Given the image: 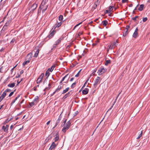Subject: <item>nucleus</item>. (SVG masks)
I'll return each mask as SVG.
<instances>
[{"instance_id":"f257e3e1","label":"nucleus","mask_w":150,"mask_h":150,"mask_svg":"<svg viewBox=\"0 0 150 150\" xmlns=\"http://www.w3.org/2000/svg\"><path fill=\"white\" fill-rule=\"evenodd\" d=\"M71 125V122L70 121H68L63 126L64 127L62 129V131L65 132L66 130H68L69 128Z\"/></svg>"},{"instance_id":"f03ea898","label":"nucleus","mask_w":150,"mask_h":150,"mask_svg":"<svg viewBox=\"0 0 150 150\" xmlns=\"http://www.w3.org/2000/svg\"><path fill=\"white\" fill-rule=\"evenodd\" d=\"M100 78L99 76H97L94 81L95 83L94 85L95 88H96L97 85L100 83Z\"/></svg>"},{"instance_id":"7ed1b4c3","label":"nucleus","mask_w":150,"mask_h":150,"mask_svg":"<svg viewBox=\"0 0 150 150\" xmlns=\"http://www.w3.org/2000/svg\"><path fill=\"white\" fill-rule=\"evenodd\" d=\"M107 69L103 67L100 68L99 69L98 71V73L99 75H101L106 72Z\"/></svg>"},{"instance_id":"20e7f679","label":"nucleus","mask_w":150,"mask_h":150,"mask_svg":"<svg viewBox=\"0 0 150 150\" xmlns=\"http://www.w3.org/2000/svg\"><path fill=\"white\" fill-rule=\"evenodd\" d=\"M63 39V38L61 37L57 40L55 42V43L53 45V48L55 47L56 46L58 45L61 42V41Z\"/></svg>"},{"instance_id":"39448f33","label":"nucleus","mask_w":150,"mask_h":150,"mask_svg":"<svg viewBox=\"0 0 150 150\" xmlns=\"http://www.w3.org/2000/svg\"><path fill=\"white\" fill-rule=\"evenodd\" d=\"M11 18H9L8 20L5 23V25L3 27L2 30L4 29V30H5L6 29L7 27L9 25L10 23H11Z\"/></svg>"},{"instance_id":"423d86ee","label":"nucleus","mask_w":150,"mask_h":150,"mask_svg":"<svg viewBox=\"0 0 150 150\" xmlns=\"http://www.w3.org/2000/svg\"><path fill=\"white\" fill-rule=\"evenodd\" d=\"M9 127V126L8 125H6L5 126L4 125L2 127L1 129L3 130L4 132L7 133Z\"/></svg>"},{"instance_id":"0eeeda50","label":"nucleus","mask_w":150,"mask_h":150,"mask_svg":"<svg viewBox=\"0 0 150 150\" xmlns=\"http://www.w3.org/2000/svg\"><path fill=\"white\" fill-rule=\"evenodd\" d=\"M55 30V29H53V28H52L51 31L50 32V34L48 36L49 39L51 38L54 36V32Z\"/></svg>"},{"instance_id":"6e6552de","label":"nucleus","mask_w":150,"mask_h":150,"mask_svg":"<svg viewBox=\"0 0 150 150\" xmlns=\"http://www.w3.org/2000/svg\"><path fill=\"white\" fill-rule=\"evenodd\" d=\"M62 24V21H60L59 22H58L57 21V23L55 24L53 26V29H56L57 28H59L61 25Z\"/></svg>"},{"instance_id":"1a4fd4ad","label":"nucleus","mask_w":150,"mask_h":150,"mask_svg":"<svg viewBox=\"0 0 150 150\" xmlns=\"http://www.w3.org/2000/svg\"><path fill=\"white\" fill-rule=\"evenodd\" d=\"M44 75V74L43 73H42L41 74L37 80V83H39L41 81Z\"/></svg>"},{"instance_id":"9d476101","label":"nucleus","mask_w":150,"mask_h":150,"mask_svg":"<svg viewBox=\"0 0 150 150\" xmlns=\"http://www.w3.org/2000/svg\"><path fill=\"white\" fill-rule=\"evenodd\" d=\"M57 144H55L54 143V142H52V144L49 149V150H52V149H54L55 147H56V146H57Z\"/></svg>"},{"instance_id":"9b49d317","label":"nucleus","mask_w":150,"mask_h":150,"mask_svg":"<svg viewBox=\"0 0 150 150\" xmlns=\"http://www.w3.org/2000/svg\"><path fill=\"white\" fill-rule=\"evenodd\" d=\"M72 94V92L71 91H69L68 93H67L65 94L64 96L62 98V99L63 100L65 99L67 97L71 95Z\"/></svg>"},{"instance_id":"f8f14e48","label":"nucleus","mask_w":150,"mask_h":150,"mask_svg":"<svg viewBox=\"0 0 150 150\" xmlns=\"http://www.w3.org/2000/svg\"><path fill=\"white\" fill-rule=\"evenodd\" d=\"M61 118H62V117L61 116H60L58 118V119L57 120V122H56V123L54 127H53V128H54L55 127H56L57 126V125L59 123L60 121V120H61Z\"/></svg>"},{"instance_id":"ddd939ff","label":"nucleus","mask_w":150,"mask_h":150,"mask_svg":"<svg viewBox=\"0 0 150 150\" xmlns=\"http://www.w3.org/2000/svg\"><path fill=\"white\" fill-rule=\"evenodd\" d=\"M89 89L88 88H85L82 91V93L84 95L87 94L88 92Z\"/></svg>"},{"instance_id":"4468645a","label":"nucleus","mask_w":150,"mask_h":150,"mask_svg":"<svg viewBox=\"0 0 150 150\" xmlns=\"http://www.w3.org/2000/svg\"><path fill=\"white\" fill-rule=\"evenodd\" d=\"M37 7V5L36 4H34L31 6L32 10L34 11Z\"/></svg>"},{"instance_id":"2eb2a0df","label":"nucleus","mask_w":150,"mask_h":150,"mask_svg":"<svg viewBox=\"0 0 150 150\" xmlns=\"http://www.w3.org/2000/svg\"><path fill=\"white\" fill-rule=\"evenodd\" d=\"M55 64H54L52 66L51 68L48 69V70L51 72H52L54 68L55 67Z\"/></svg>"},{"instance_id":"dca6fc26","label":"nucleus","mask_w":150,"mask_h":150,"mask_svg":"<svg viewBox=\"0 0 150 150\" xmlns=\"http://www.w3.org/2000/svg\"><path fill=\"white\" fill-rule=\"evenodd\" d=\"M15 85V83H9L8 85V87L10 88H13Z\"/></svg>"},{"instance_id":"f3484780","label":"nucleus","mask_w":150,"mask_h":150,"mask_svg":"<svg viewBox=\"0 0 150 150\" xmlns=\"http://www.w3.org/2000/svg\"><path fill=\"white\" fill-rule=\"evenodd\" d=\"M55 138L54 139V141L55 142H56L59 139V135L58 134V133L56 135H55Z\"/></svg>"},{"instance_id":"a211bd4d","label":"nucleus","mask_w":150,"mask_h":150,"mask_svg":"<svg viewBox=\"0 0 150 150\" xmlns=\"http://www.w3.org/2000/svg\"><path fill=\"white\" fill-rule=\"evenodd\" d=\"M47 0H43L40 6H43L47 3Z\"/></svg>"},{"instance_id":"6ab92c4d","label":"nucleus","mask_w":150,"mask_h":150,"mask_svg":"<svg viewBox=\"0 0 150 150\" xmlns=\"http://www.w3.org/2000/svg\"><path fill=\"white\" fill-rule=\"evenodd\" d=\"M20 96V95H18V96H17L15 99L11 103V105H13V104L16 102V101L17 100V99L19 98V97Z\"/></svg>"},{"instance_id":"aec40b11","label":"nucleus","mask_w":150,"mask_h":150,"mask_svg":"<svg viewBox=\"0 0 150 150\" xmlns=\"http://www.w3.org/2000/svg\"><path fill=\"white\" fill-rule=\"evenodd\" d=\"M62 86L61 85L58 86V88L55 90V92H58L62 88Z\"/></svg>"},{"instance_id":"412c9836","label":"nucleus","mask_w":150,"mask_h":150,"mask_svg":"<svg viewBox=\"0 0 150 150\" xmlns=\"http://www.w3.org/2000/svg\"><path fill=\"white\" fill-rule=\"evenodd\" d=\"M39 99V97L38 96H36L35 97V98L34 99L33 101L36 102L37 104L38 103Z\"/></svg>"},{"instance_id":"4be33fe9","label":"nucleus","mask_w":150,"mask_h":150,"mask_svg":"<svg viewBox=\"0 0 150 150\" xmlns=\"http://www.w3.org/2000/svg\"><path fill=\"white\" fill-rule=\"evenodd\" d=\"M37 104L36 103V102H34L33 101L32 102L30 103H29V105L30 106V107H31L34 105H35Z\"/></svg>"},{"instance_id":"5701e85b","label":"nucleus","mask_w":150,"mask_h":150,"mask_svg":"<svg viewBox=\"0 0 150 150\" xmlns=\"http://www.w3.org/2000/svg\"><path fill=\"white\" fill-rule=\"evenodd\" d=\"M69 89V87H67L66 88L65 90H64L63 91V92L62 93V94H64L66 92H67L68 91Z\"/></svg>"},{"instance_id":"b1692460","label":"nucleus","mask_w":150,"mask_h":150,"mask_svg":"<svg viewBox=\"0 0 150 150\" xmlns=\"http://www.w3.org/2000/svg\"><path fill=\"white\" fill-rule=\"evenodd\" d=\"M102 23L104 26H106L108 24V22L106 21H102Z\"/></svg>"},{"instance_id":"393cba45","label":"nucleus","mask_w":150,"mask_h":150,"mask_svg":"<svg viewBox=\"0 0 150 150\" xmlns=\"http://www.w3.org/2000/svg\"><path fill=\"white\" fill-rule=\"evenodd\" d=\"M144 7V5L143 4H141L140 6V7L138 8V10L140 11H142L143 9V8Z\"/></svg>"},{"instance_id":"a878e982","label":"nucleus","mask_w":150,"mask_h":150,"mask_svg":"<svg viewBox=\"0 0 150 150\" xmlns=\"http://www.w3.org/2000/svg\"><path fill=\"white\" fill-rule=\"evenodd\" d=\"M138 34V32H136L134 31L133 35V37L134 38H137V36Z\"/></svg>"},{"instance_id":"bb28decb","label":"nucleus","mask_w":150,"mask_h":150,"mask_svg":"<svg viewBox=\"0 0 150 150\" xmlns=\"http://www.w3.org/2000/svg\"><path fill=\"white\" fill-rule=\"evenodd\" d=\"M115 47V46H114V45H113L112 43L111 44V45L109 47L108 50H112Z\"/></svg>"},{"instance_id":"cd10ccee","label":"nucleus","mask_w":150,"mask_h":150,"mask_svg":"<svg viewBox=\"0 0 150 150\" xmlns=\"http://www.w3.org/2000/svg\"><path fill=\"white\" fill-rule=\"evenodd\" d=\"M128 34V32L127 30H126L125 31L123 34V35L124 37L126 36Z\"/></svg>"},{"instance_id":"c85d7f7f","label":"nucleus","mask_w":150,"mask_h":150,"mask_svg":"<svg viewBox=\"0 0 150 150\" xmlns=\"http://www.w3.org/2000/svg\"><path fill=\"white\" fill-rule=\"evenodd\" d=\"M113 6H110L109 8V13H110L113 10Z\"/></svg>"},{"instance_id":"c756f323","label":"nucleus","mask_w":150,"mask_h":150,"mask_svg":"<svg viewBox=\"0 0 150 150\" xmlns=\"http://www.w3.org/2000/svg\"><path fill=\"white\" fill-rule=\"evenodd\" d=\"M63 16L62 15H60L59 17V20L60 21V22L62 21L63 20Z\"/></svg>"},{"instance_id":"7c9ffc66","label":"nucleus","mask_w":150,"mask_h":150,"mask_svg":"<svg viewBox=\"0 0 150 150\" xmlns=\"http://www.w3.org/2000/svg\"><path fill=\"white\" fill-rule=\"evenodd\" d=\"M27 57H29V58H28V59H31V58H32V53H29V54H28L27 55Z\"/></svg>"},{"instance_id":"2f4dec72","label":"nucleus","mask_w":150,"mask_h":150,"mask_svg":"<svg viewBox=\"0 0 150 150\" xmlns=\"http://www.w3.org/2000/svg\"><path fill=\"white\" fill-rule=\"evenodd\" d=\"M50 71H49L48 69L46 71L45 73V75L46 76H47V77L49 76L50 73H49Z\"/></svg>"},{"instance_id":"473e14b6","label":"nucleus","mask_w":150,"mask_h":150,"mask_svg":"<svg viewBox=\"0 0 150 150\" xmlns=\"http://www.w3.org/2000/svg\"><path fill=\"white\" fill-rule=\"evenodd\" d=\"M39 49H38L37 51L36 52V53H35V54L34 55V57H37V56H38V54L39 53Z\"/></svg>"},{"instance_id":"72a5a7b5","label":"nucleus","mask_w":150,"mask_h":150,"mask_svg":"<svg viewBox=\"0 0 150 150\" xmlns=\"http://www.w3.org/2000/svg\"><path fill=\"white\" fill-rule=\"evenodd\" d=\"M15 42V39L13 38L10 42V43L12 45H14V42Z\"/></svg>"},{"instance_id":"f704fd0d","label":"nucleus","mask_w":150,"mask_h":150,"mask_svg":"<svg viewBox=\"0 0 150 150\" xmlns=\"http://www.w3.org/2000/svg\"><path fill=\"white\" fill-rule=\"evenodd\" d=\"M51 84L50 83H49V84H48V87H46L44 90V91H45L46 89L47 90H49V89L50 88H51Z\"/></svg>"},{"instance_id":"c9c22d12","label":"nucleus","mask_w":150,"mask_h":150,"mask_svg":"<svg viewBox=\"0 0 150 150\" xmlns=\"http://www.w3.org/2000/svg\"><path fill=\"white\" fill-rule=\"evenodd\" d=\"M110 60H106V62L105 64V65H107L108 64L110 63Z\"/></svg>"},{"instance_id":"e433bc0d","label":"nucleus","mask_w":150,"mask_h":150,"mask_svg":"<svg viewBox=\"0 0 150 150\" xmlns=\"http://www.w3.org/2000/svg\"><path fill=\"white\" fill-rule=\"evenodd\" d=\"M142 131H141V133L138 136L137 138V139H139L142 136Z\"/></svg>"},{"instance_id":"4c0bfd02","label":"nucleus","mask_w":150,"mask_h":150,"mask_svg":"<svg viewBox=\"0 0 150 150\" xmlns=\"http://www.w3.org/2000/svg\"><path fill=\"white\" fill-rule=\"evenodd\" d=\"M29 62H30V61H29V60H27L25 61L23 63V65H25L29 63Z\"/></svg>"},{"instance_id":"58836bf2","label":"nucleus","mask_w":150,"mask_h":150,"mask_svg":"<svg viewBox=\"0 0 150 150\" xmlns=\"http://www.w3.org/2000/svg\"><path fill=\"white\" fill-rule=\"evenodd\" d=\"M76 84V82H75L71 86V88H74V87H75V85Z\"/></svg>"},{"instance_id":"ea45409f","label":"nucleus","mask_w":150,"mask_h":150,"mask_svg":"<svg viewBox=\"0 0 150 150\" xmlns=\"http://www.w3.org/2000/svg\"><path fill=\"white\" fill-rule=\"evenodd\" d=\"M42 10V6H40L39 7L38 10V14L40 13L41 11Z\"/></svg>"},{"instance_id":"a19ab883","label":"nucleus","mask_w":150,"mask_h":150,"mask_svg":"<svg viewBox=\"0 0 150 150\" xmlns=\"http://www.w3.org/2000/svg\"><path fill=\"white\" fill-rule=\"evenodd\" d=\"M6 93L4 91L3 92L1 96H2L4 98L6 96Z\"/></svg>"},{"instance_id":"79ce46f5","label":"nucleus","mask_w":150,"mask_h":150,"mask_svg":"<svg viewBox=\"0 0 150 150\" xmlns=\"http://www.w3.org/2000/svg\"><path fill=\"white\" fill-rule=\"evenodd\" d=\"M82 23V21H81L80 23H79L78 24L76 25L74 27V29L76 28L80 24H81Z\"/></svg>"},{"instance_id":"37998d69","label":"nucleus","mask_w":150,"mask_h":150,"mask_svg":"<svg viewBox=\"0 0 150 150\" xmlns=\"http://www.w3.org/2000/svg\"><path fill=\"white\" fill-rule=\"evenodd\" d=\"M69 74H67L66 75H65L64 77H63L62 79L61 80L62 81H64L65 78Z\"/></svg>"},{"instance_id":"c03bdc74","label":"nucleus","mask_w":150,"mask_h":150,"mask_svg":"<svg viewBox=\"0 0 150 150\" xmlns=\"http://www.w3.org/2000/svg\"><path fill=\"white\" fill-rule=\"evenodd\" d=\"M48 5H47L46 6V7L45 8H43L42 10V12L43 13L45 12V11L47 10V7H48Z\"/></svg>"},{"instance_id":"a18cd8bd","label":"nucleus","mask_w":150,"mask_h":150,"mask_svg":"<svg viewBox=\"0 0 150 150\" xmlns=\"http://www.w3.org/2000/svg\"><path fill=\"white\" fill-rule=\"evenodd\" d=\"M39 85H37L36 86H35L33 88V90H34V91H36L37 90V89H37V88L38 87H39Z\"/></svg>"},{"instance_id":"49530a36","label":"nucleus","mask_w":150,"mask_h":150,"mask_svg":"<svg viewBox=\"0 0 150 150\" xmlns=\"http://www.w3.org/2000/svg\"><path fill=\"white\" fill-rule=\"evenodd\" d=\"M81 69L77 73V74L75 76L76 77H78L79 76V73L81 71Z\"/></svg>"},{"instance_id":"de8ad7c7","label":"nucleus","mask_w":150,"mask_h":150,"mask_svg":"<svg viewBox=\"0 0 150 150\" xmlns=\"http://www.w3.org/2000/svg\"><path fill=\"white\" fill-rule=\"evenodd\" d=\"M147 17L143 18V21L144 22H146L147 20Z\"/></svg>"},{"instance_id":"09e8293b","label":"nucleus","mask_w":150,"mask_h":150,"mask_svg":"<svg viewBox=\"0 0 150 150\" xmlns=\"http://www.w3.org/2000/svg\"><path fill=\"white\" fill-rule=\"evenodd\" d=\"M11 91V90L10 89H6L4 91L6 93L7 92H8Z\"/></svg>"},{"instance_id":"8fccbe9b","label":"nucleus","mask_w":150,"mask_h":150,"mask_svg":"<svg viewBox=\"0 0 150 150\" xmlns=\"http://www.w3.org/2000/svg\"><path fill=\"white\" fill-rule=\"evenodd\" d=\"M138 17V16H136L134 17H133L132 18L133 20L134 21L136 20V18H137Z\"/></svg>"},{"instance_id":"3c124183","label":"nucleus","mask_w":150,"mask_h":150,"mask_svg":"<svg viewBox=\"0 0 150 150\" xmlns=\"http://www.w3.org/2000/svg\"><path fill=\"white\" fill-rule=\"evenodd\" d=\"M67 120L65 119L64 121V122H63V123L62 124V126L63 125V126H64L65 124L66 123V122H67Z\"/></svg>"},{"instance_id":"603ef678","label":"nucleus","mask_w":150,"mask_h":150,"mask_svg":"<svg viewBox=\"0 0 150 150\" xmlns=\"http://www.w3.org/2000/svg\"><path fill=\"white\" fill-rule=\"evenodd\" d=\"M14 91H13V92H11L9 94V97H11V96L14 93Z\"/></svg>"},{"instance_id":"864d4df0","label":"nucleus","mask_w":150,"mask_h":150,"mask_svg":"<svg viewBox=\"0 0 150 150\" xmlns=\"http://www.w3.org/2000/svg\"><path fill=\"white\" fill-rule=\"evenodd\" d=\"M4 97H3L1 96L0 97V102L3 100V99L4 98Z\"/></svg>"},{"instance_id":"5fc2aeb1","label":"nucleus","mask_w":150,"mask_h":150,"mask_svg":"<svg viewBox=\"0 0 150 150\" xmlns=\"http://www.w3.org/2000/svg\"><path fill=\"white\" fill-rule=\"evenodd\" d=\"M9 121V120H8V119H7L4 122V124H5L6 123L8 122Z\"/></svg>"},{"instance_id":"6e6d98bb","label":"nucleus","mask_w":150,"mask_h":150,"mask_svg":"<svg viewBox=\"0 0 150 150\" xmlns=\"http://www.w3.org/2000/svg\"><path fill=\"white\" fill-rule=\"evenodd\" d=\"M112 44L113 45H114V46H116V42H114L112 43Z\"/></svg>"},{"instance_id":"4d7b16f0","label":"nucleus","mask_w":150,"mask_h":150,"mask_svg":"<svg viewBox=\"0 0 150 150\" xmlns=\"http://www.w3.org/2000/svg\"><path fill=\"white\" fill-rule=\"evenodd\" d=\"M130 28L129 25H127L126 27V30H128V29Z\"/></svg>"},{"instance_id":"13d9d810","label":"nucleus","mask_w":150,"mask_h":150,"mask_svg":"<svg viewBox=\"0 0 150 150\" xmlns=\"http://www.w3.org/2000/svg\"><path fill=\"white\" fill-rule=\"evenodd\" d=\"M78 114V111H76L75 112V113L74 114V116L76 115L77 114Z\"/></svg>"},{"instance_id":"bf43d9fd","label":"nucleus","mask_w":150,"mask_h":150,"mask_svg":"<svg viewBox=\"0 0 150 150\" xmlns=\"http://www.w3.org/2000/svg\"><path fill=\"white\" fill-rule=\"evenodd\" d=\"M128 0H122V2L123 3H125Z\"/></svg>"},{"instance_id":"052dcab7","label":"nucleus","mask_w":150,"mask_h":150,"mask_svg":"<svg viewBox=\"0 0 150 150\" xmlns=\"http://www.w3.org/2000/svg\"><path fill=\"white\" fill-rule=\"evenodd\" d=\"M0 72H3L2 71V67H1L0 68Z\"/></svg>"},{"instance_id":"680f3d73","label":"nucleus","mask_w":150,"mask_h":150,"mask_svg":"<svg viewBox=\"0 0 150 150\" xmlns=\"http://www.w3.org/2000/svg\"><path fill=\"white\" fill-rule=\"evenodd\" d=\"M23 73V70H21L20 71V74H22Z\"/></svg>"},{"instance_id":"e2e57ef3","label":"nucleus","mask_w":150,"mask_h":150,"mask_svg":"<svg viewBox=\"0 0 150 150\" xmlns=\"http://www.w3.org/2000/svg\"><path fill=\"white\" fill-rule=\"evenodd\" d=\"M138 28H137L135 30V32H138Z\"/></svg>"},{"instance_id":"0e129e2a","label":"nucleus","mask_w":150,"mask_h":150,"mask_svg":"<svg viewBox=\"0 0 150 150\" xmlns=\"http://www.w3.org/2000/svg\"><path fill=\"white\" fill-rule=\"evenodd\" d=\"M50 121H48V122L46 124H47V125H48L50 123Z\"/></svg>"},{"instance_id":"69168bd1","label":"nucleus","mask_w":150,"mask_h":150,"mask_svg":"<svg viewBox=\"0 0 150 150\" xmlns=\"http://www.w3.org/2000/svg\"><path fill=\"white\" fill-rule=\"evenodd\" d=\"M121 93V92H120L117 95V97L116 98H117H117H118V97H119V96L120 95V94Z\"/></svg>"},{"instance_id":"338daca9","label":"nucleus","mask_w":150,"mask_h":150,"mask_svg":"<svg viewBox=\"0 0 150 150\" xmlns=\"http://www.w3.org/2000/svg\"><path fill=\"white\" fill-rule=\"evenodd\" d=\"M74 79V78H71V79H70V81H72Z\"/></svg>"},{"instance_id":"774afa93","label":"nucleus","mask_w":150,"mask_h":150,"mask_svg":"<svg viewBox=\"0 0 150 150\" xmlns=\"http://www.w3.org/2000/svg\"><path fill=\"white\" fill-rule=\"evenodd\" d=\"M24 101V99L23 100L20 102V104H22Z\"/></svg>"}]
</instances>
